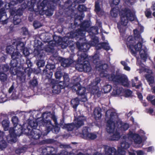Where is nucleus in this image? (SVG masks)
Masks as SVG:
<instances>
[{"label":"nucleus","mask_w":155,"mask_h":155,"mask_svg":"<svg viewBox=\"0 0 155 155\" xmlns=\"http://www.w3.org/2000/svg\"><path fill=\"white\" fill-rule=\"evenodd\" d=\"M93 62L96 64V69L99 71L100 76L105 77L110 81H113L116 83L121 84L124 86L128 87L129 84L126 75L124 74L115 75L112 73H108L106 70L108 68L107 64H102L99 59L98 54H95L92 57Z\"/></svg>","instance_id":"nucleus-1"},{"label":"nucleus","mask_w":155,"mask_h":155,"mask_svg":"<svg viewBox=\"0 0 155 155\" xmlns=\"http://www.w3.org/2000/svg\"><path fill=\"white\" fill-rule=\"evenodd\" d=\"M134 38L132 36H129L127 42V47L130 51L131 53L135 56L137 52L140 51L139 54L141 59L145 61L147 58V50L146 47L143 48L142 43L143 39L140 36L138 30L136 29L134 31Z\"/></svg>","instance_id":"nucleus-2"},{"label":"nucleus","mask_w":155,"mask_h":155,"mask_svg":"<svg viewBox=\"0 0 155 155\" xmlns=\"http://www.w3.org/2000/svg\"><path fill=\"white\" fill-rule=\"evenodd\" d=\"M118 115L114 110H107L105 114V120L107 121L106 130L109 133V139L111 140H117L120 138L119 133L115 131V122L118 119Z\"/></svg>","instance_id":"nucleus-3"},{"label":"nucleus","mask_w":155,"mask_h":155,"mask_svg":"<svg viewBox=\"0 0 155 155\" xmlns=\"http://www.w3.org/2000/svg\"><path fill=\"white\" fill-rule=\"evenodd\" d=\"M51 115L50 113L48 114L45 113L43 114V117H46V120H40V119H38L36 120H31L29 122L28 126H27L26 124H24L23 127H26L25 128H24V130H28V131L31 130L30 128H33V129H36V128L38 125L40 126H45L47 128L48 132L51 130L54 127L53 125L51 122V120L48 119V117L47 116ZM51 119L54 122L55 124H56V119L54 115H51Z\"/></svg>","instance_id":"nucleus-4"},{"label":"nucleus","mask_w":155,"mask_h":155,"mask_svg":"<svg viewBox=\"0 0 155 155\" xmlns=\"http://www.w3.org/2000/svg\"><path fill=\"white\" fill-rule=\"evenodd\" d=\"M120 20L117 24V27L120 32H123L129 21H133L136 19L135 12L128 8H123L120 11Z\"/></svg>","instance_id":"nucleus-5"},{"label":"nucleus","mask_w":155,"mask_h":155,"mask_svg":"<svg viewBox=\"0 0 155 155\" xmlns=\"http://www.w3.org/2000/svg\"><path fill=\"white\" fill-rule=\"evenodd\" d=\"M12 122L14 126V128H11L9 130V135L7 137L8 142L12 143L16 141V137L19 136L24 131V127L18 124V120L16 116L12 117Z\"/></svg>","instance_id":"nucleus-6"},{"label":"nucleus","mask_w":155,"mask_h":155,"mask_svg":"<svg viewBox=\"0 0 155 155\" xmlns=\"http://www.w3.org/2000/svg\"><path fill=\"white\" fill-rule=\"evenodd\" d=\"M87 55L83 53L81 55L78 57V62H83L82 63H78L76 65V68L80 71H84L85 72H89L91 69V65L87 61Z\"/></svg>","instance_id":"nucleus-7"},{"label":"nucleus","mask_w":155,"mask_h":155,"mask_svg":"<svg viewBox=\"0 0 155 155\" xmlns=\"http://www.w3.org/2000/svg\"><path fill=\"white\" fill-rule=\"evenodd\" d=\"M72 89L73 91H76L78 95L83 97L81 99V101L85 102L87 101V92H86V89L85 87L81 86L79 83H77L73 86Z\"/></svg>","instance_id":"nucleus-8"},{"label":"nucleus","mask_w":155,"mask_h":155,"mask_svg":"<svg viewBox=\"0 0 155 155\" xmlns=\"http://www.w3.org/2000/svg\"><path fill=\"white\" fill-rule=\"evenodd\" d=\"M100 79L99 78H96L91 84L90 92L91 94L99 97L102 92L99 90V87L97 86V84L100 82Z\"/></svg>","instance_id":"nucleus-9"},{"label":"nucleus","mask_w":155,"mask_h":155,"mask_svg":"<svg viewBox=\"0 0 155 155\" xmlns=\"http://www.w3.org/2000/svg\"><path fill=\"white\" fill-rule=\"evenodd\" d=\"M50 3L49 0H44L41 3L39 9L41 11L45 12V13L48 16H51L53 13L52 11L50 8Z\"/></svg>","instance_id":"nucleus-10"},{"label":"nucleus","mask_w":155,"mask_h":155,"mask_svg":"<svg viewBox=\"0 0 155 155\" xmlns=\"http://www.w3.org/2000/svg\"><path fill=\"white\" fill-rule=\"evenodd\" d=\"M16 60L13 59L11 61L10 66V71L13 75L17 74V76L20 77H22L24 74L19 70V68L17 67L18 61Z\"/></svg>","instance_id":"nucleus-11"},{"label":"nucleus","mask_w":155,"mask_h":155,"mask_svg":"<svg viewBox=\"0 0 155 155\" xmlns=\"http://www.w3.org/2000/svg\"><path fill=\"white\" fill-rule=\"evenodd\" d=\"M140 73L143 71H145L148 73V74L146 75V77L149 82V84L150 85H152V84L154 83V78L150 75V74L152 73V71L147 68L144 65H141L140 66Z\"/></svg>","instance_id":"nucleus-12"},{"label":"nucleus","mask_w":155,"mask_h":155,"mask_svg":"<svg viewBox=\"0 0 155 155\" xmlns=\"http://www.w3.org/2000/svg\"><path fill=\"white\" fill-rule=\"evenodd\" d=\"M82 137L86 139L93 140L97 137V132L89 133L87 128L86 127H83L82 130Z\"/></svg>","instance_id":"nucleus-13"},{"label":"nucleus","mask_w":155,"mask_h":155,"mask_svg":"<svg viewBox=\"0 0 155 155\" xmlns=\"http://www.w3.org/2000/svg\"><path fill=\"white\" fill-rule=\"evenodd\" d=\"M127 137L128 140L131 141L134 140L136 144H140L142 143V138L139 134H135L132 131H130L127 134Z\"/></svg>","instance_id":"nucleus-14"},{"label":"nucleus","mask_w":155,"mask_h":155,"mask_svg":"<svg viewBox=\"0 0 155 155\" xmlns=\"http://www.w3.org/2000/svg\"><path fill=\"white\" fill-rule=\"evenodd\" d=\"M80 38V40L79 42H78L76 45L79 50V51L78 52V54H80V55H81V54L83 53L86 54L85 52L89 48L90 45L89 44V43L88 44L86 43L82 44L81 43V39Z\"/></svg>","instance_id":"nucleus-15"},{"label":"nucleus","mask_w":155,"mask_h":155,"mask_svg":"<svg viewBox=\"0 0 155 155\" xmlns=\"http://www.w3.org/2000/svg\"><path fill=\"white\" fill-rule=\"evenodd\" d=\"M42 43L40 41H35V49L33 53L35 56L40 55L41 56L42 55L40 54V51L43 50V47H42Z\"/></svg>","instance_id":"nucleus-16"},{"label":"nucleus","mask_w":155,"mask_h":155,"mask_svg":"<svg viewBox=\"0 0 155 155\" xmlns=\"http://www.w3.org/2000/svg\"><path fill=\"white\" fill-rule=\"evenodd\" d=\"M81 30H79L78 31L76 32H71L70 34V38H74L77 37V38H79V36H82L84 38V36L85 34V31L87 30V28L85 27L84 28L81 27Z\"/></svg>","instance_id":"nucleus-17"},{"label":"nucleus","mask_w":155,"mask_h":155,"mask_svg":"<svg viewBox=\"0 0 155 155\" xmlns=\"http://www.w3.org/2000/svg\"><path fill=\"white\" fill-rule=\"evenodd\" d=\"M67 85L66 84H62L61 82L56 84L52 87V91L53 93L58 94L60 93L61 89L64 88Z\"/></svg>","instance_id":"nucleus-18"},{"label":"nucleus","mask_w":155,"mask_h":155,"mask_svg":"<svg viewBox=\"0 0 155 155\" xmlns=\"http://www.w3.org/2000/svg\"><path fill=\"white\" fill-rule=\"evenodd\" d=\"M86 118L83 116H78L76 118L74 121V124L77 128H79L84 124V122L86 120Z\"/></svg>","instance_id":"nucleus-19"},{"label":"nucleus","mask_w":155,"mask_h":155,"mask_svg":"<svg viewBox=\"0 0 155 155\" xmlns=\"http://www.w3.org/2000/svg\"><path fill=\"white\" fill-rule=\"evenodd\" d=\"M30 133L26 131V133L29 134L30 137L32 138L35 139H38L41 136V132L38 129H31Z\"/></svg>","instance_id":"nucleus-20"},{"label":"nucleus","mask_w":155,"mask_h":155,"mask_svg":"<svg viewBox=\"0 0 155 155\" xmlns=\"http://www.w3.org/2000/svg\"><path fill=\"white\" fill-rule=\"evenodd\" d=\"M12 43L13 45H16L17 50H22L24 48V43L20 41H17L16 39H14L12 41Z\"/></svg>","instance_id":"nucleus-21"},{"label":"nucleus","mask_w":155,"mask_h":155,"mask_svg":"<svg viewBox=\"0 0 155 155\" xmlns=\"http://www.w3.org/2000/svg\"><path fill=\"white\" fill-rule=\"evenodd\" d=\"M123 91V90L122 87H120L119 85H115L114 86L112 94L114 96H117L120 94Z\"/></svg>","instance_id":"nucleus-22"},{"label":"nucleus","mask_w":155,"mask_h":155,"mask_svg":"<svg viewBox=\"0 0 155 155\" xmlns=\"http://www.w3.org/2000/svg\"><path fill=\"white\" fill-rule=\"evenodd\" d=\"M55 38L56 39H57L55 40V44L56 43L59 45H61V47L63 49L65 48L67 46L68 43L67 40L66 41H64L61 43L60 41L62 40L61 38L59 37H55L54 38V39Z\"/></svg>","instance_id":"nucleus-23"},{"label":"nucleus","mask_w":155,"mask_h":155,"mask_svg":"<svg viewBox=\"0 0 155 155\" xmlns=\"http://www.w3.org/2000/svg\"><path fill=\"white\" fill-rule=\"evenodd\" d=\"M132 87H135L136 88L138 89L141 87L142 84L138 80L137 77H136L131 80Z\"/></svg>","instance_id":"nucleus-24"},{"label":"nucleus","mask_w":155,"mask_h":155,"mask_svg":"<svg viewBox=\"0 0 155 155\" xmlns=\"http://www.w3.org/2000/svg\"><path fill=\"white\" fill-rule=\"evenodd\" d=\"M73 62V60L71 59L62 58L61 61V66L64 67H68Z\"/></svg>","instance_id":"nucleus-25"},{"label":"nucleus","mask_w":155,"mask_h":155,"mask_svg":"<svg viewBox=\"0 0 155 155\" xmlns=\"http://www.w3.org/2000/svg\"><path fill=\"white\" fill-rule=\"evenodd\" d=\"M61 127L63 128L67 129L68 131H72L75 126L73 124H67L60 123Z\"/></svg>","instance_id":"nucleus-26"},{"label":"nucleus","mask_w":155,"mask_h":155,"mask_svg":"<svg viewBox=\"0 0 155 155\" xmlns=\"http://www.w3.org/2000/svg\"><path fill=\"white\" fill-rule=\"evenodd\" d=\"M95 10L97 13L98 15H102L104 13V11L100 7L99 2L98 1L95 2Z\"/></svg>","instance_id":"nucleus-27"},{"label":"nucleus","mask_w":155,"mask_h":155,"mask_svg":"<svg viewBox=\"0 0 155 155\" xmlns=\"http://www.w3.org/2000/svg\"><path fill=\"white\" fill-rule=\"evenodd\" d=\"M94 118L96 120L100 119L101 117V109L99 107L95 108L94 110Z\"/></svg>","instance_id":"nucleus-28"},{"label":"nucleus","mask_w":155,"mask_h":155,"mask_svg":"<svg viewBox=\"0 0 155 155\" xmlns=\"http://www.w3.org/2000/svg\"><path fill=\"white\" fill-rule=\"evenodd\" d=\"M118 9L117 7L112 8L110 11V15L113 18L117 17L118 14Z\"/></svg>","instance_id":"nucleus-29"},{"label":"nucleus","mask_w":155,"mask_h":155,"mask_svg":"<svg viewBox=\"0 0 155 155\" xmlns=\"http://www.w3.org/2000/svg\"><path fill=\"white\" fill-rule=\"evenodd\" d=\"M117 124H118V127H120L121 129H123L124 130H127L129 127V125L128 124L122 123L120 121H119L117 123Z\"/></svg>","instance_id":"nucleus-30"},{"label":"nucleus","mask_w":155,"mask_h":155,"mask_svg":"<svg viewBox=\"0 0 155 155\" xmlns=\"http://www.w3.org/2000/svg\"><path fill=\"white\" fill-rule=\"evenodd\" d=\"M22 55L18 51L13 52L12 54L11 55L12 58L13 59L18 60L20 59Z\"/></svg>","instance_id":"nucleus-31"},{"label":"nucleus","mask_w":155,"mask_h":155,"mask_svg":"<svg viewBox=\"0 0 155 155\" xmlns=\"http://www.w3.org/2000/svg\"><path fill=\"white\" fill-rule=\"evenodd\" d=\"M98 42V38L97 37H94L89 42L90 46H95Z\"/></svg>","instance_id":"nucleus-32"},{"label":"nucleus","mask_w":155,"mask_h":155,"mask_svg":"<svg viewBox=\"0 0 155 155\" xmlns=\"http://www.w3.org/2000/svg\"><path fill=\"white\" fill-rule=\"evenodd\" d=\"M71 103L73 107L75 109L79 104L78 99L76 98L72 99L71 101Z\"/></svg>","instance_id":"nucleus-33"},{"label":"nucleus","mask_w":155,"mask_h":155,"mask_svg":"<svg viewBox=\"0 0 155 155\" xmlns=\"http://www.w3.org/2000/svg\"><path fill=\"white\" fill-rule=\"evenodd\" d=\"M9 121L8 120H4L2 122V126L5 130H7L8 129Z\"/></svg>","instance_id":"nucleus-34"},{"label":"nucleus","mask_w":155,"mask_h":155,"mask_svg":"<svg viewBox=\"0 0 155 155\" xmlns=\"http://www.w3.org/2000/svg\"><path fill=\"white\" fill-rule=\"evenodd\" d=\"M111 88L112 87L111 85L110 84H107L104 86L103 89L105 93H107L110 92Z\"/></svg>","instance_id":"nucleus-35"},{"label":"nucleus","mask_w":155,"mask_h":155,"mask_svg":"<svg viewBox=\"0 0 155 155\" xmlns=\"http://www.w3.org/2000/svg\"><path fill=\"white\" fill-rule=\"evenodd\" d=\"M15 48L12 45L8 46L6 48V51L7 53L11 54L13 52Z\"/></svg>","instance_id":"nucleus-36"},{"label":"nucleus","mask_w":155,"mask_h":155,"mask_svg":"<svg viewBox=\"0 0 155 155\" xmlns=\"http://www.w3.org/2000/svg\"><path fill=\"white\" fill-rule=\"evenodd\" d=\"M9 69V67L8 65H2L0 66V70L2 72H6L8 71Z\"/></svg>","instance_id":"nucleus-37"},{"label":"nucleus","mask_w":155,"mask_h":155,"mask_svg":"<svg viewBox=\"0 0 155 155\" xmlns=\"http://www.w3.org/2000/svg\"><path fill=\"white\" fill-rule=\"evenodd\" d=\"M63 77L64 79V82L63 83L62 82V84H66L67 85L66 86V87L68 86V82L69 80L68 75L67 74L65 73Z\"/></svg>","instance_id":"nucleus-38"},{"label":"nucleus","mask_w":155,"mask_h":155,"mask_svg":"<svg viewBox=\"0 0 155 155\" xmlns=\"http://www.w3.org/2000/svg\"><path fill=\"white\" fill-rule=\"evenodd\" d=\"M120 63L124 66V70L128 71H130V68L129 67L127 66V63L125 61H121L120 62Z\"/></svg>","instance_id":"nucleus-39"},{"label":"nucleus","mask_w":155,"mask_h":155,"mask_svg":"<svg viewBox=\"0 0 155 155\" xmlns=\"http://www.w3.org/2000/svg\"><path fill=\"white\" fill-rule=\"evenodd\" d=\"M7 146L6 143L4 140L0 141V149L3 150Z\"/></svg>","instance_id":"nucleus-40"},{"label":"nucleus","mask_w":155,"mask_h":155,"mask_svg":"<svg viewBox=\"0 0 155 155\" xmlns=\"http://www.w3.org/2000/svg\"><path fill=\"white\" fill-rule=\"evenodd\" d=\"M7 78V76L4 73L0 72V80L3 81L6 80Z\"/></svg>","instance_id":"nucleus-41"},{"label":"nucleus","mask_w":155,"mask_h":155,"mask_svg":"<svg viewBox=\"0 0 155 155\" xmlns=\"http://www.w3.org/2000/svg\"><path fill=\"white\" fill-rule=\"evenodd\" d=\"M17 16H15L13 18V23L15 25H18L21 22V20L19 18H17Z\"/></svg>","instance_id":"nucleus-42"},{"label":"nucleus","mask_w":155,"mask_h":155,"mask_svg":"<svg viewBox=\"0 0 155 155\" xmlns=\"http://www.w3.org/2000/svg\"><path fill=\"white\" fill-rule=\"evenodd\" d=\"M132 92L130 90L127 89L124 91V95L126 97H129L131 96Z\"/></svg>","instance_id":"nucleus-43"},{"label":"nucleus","mask_w":155,"mask_h":155,"mask_svg":"<svg viewBox=\"0 0 155 155\" xmlns=\"http://www.w3.org/2000/svg\"><path fill=\"white\" fill-rule=\"evenodd\" d=\"M21 33L23 35H26L28 34V31L27 29L25 27L21 28Z\"/></svg>","instance_id":"nucleus-44"},{"label":"nucleus","mask_w":155,"mask_h":155,"mask_svg":"<svg viewBox=\"0 0 155 155\" xmlns=\"http://www.w3.org/2000/svg\"><path fill=\"white\" fill-rule=\"evenodd\" d=\"M78 10L79 11L82 12L86 10V8L84 5H79L78 6Z\"/></svg>","instance_id":"nucleus-45"},{"label":"nucleus","mask_w":155,"mask_h":155,"mask_svg":"<svg viewBox=\"0 0 155 155\" xmlns=\"http://www.w3.org/2000/svg\"><path fill=\"white\" fill-rule=\"evenodd\" d=\"M10 4L12 5H14L18 3H21L22 2L23 0H11Z\"/></svg>","instance_id":"nucleus-46"},{"label":"nucleus","mask_w":155,"mask_h":155,"mask_svg":"<svg viewBox=\"0 0 155 155\" xmlns=\"http://www.w3.org/2000/svg\"><path fill=\"white\" fill-rule=\"evenodd\" d=\"M151 12L149 9H147L145 12V15L147 18H149L151 16Z\"/></svg>","instance_id":"nucleus-47"},{"label":"nucleus","mask_w":155,"mask_h":155,"mask_svg":"<svg viewBox=\"0 0 155 155\" xmlns=\"http://www.w3.org/2000/svg\"><path fill=\"white\" fill-rule=\"evenodd\" d=\"M23 50V53L25 56H28L29 54L30 53L27 48H24Z\"/></svg>","instance_id":"nucleus-48"},{"label":"nucleus","mask_w":155,"mask_h":155,"mask_svg":"<svg viewBox=\"0 0 155 155\" xmlns=\"http://www.w3.org/2000/svg\"><path fill=\"white\" fill-rule=\"evenodd\" d=\"M61 72L60 71H58L55 73V76L56 79H59L61 77Z\"/></svg>","instance_id":"nucleus-49"},{"label":"nucleus","mask_w":155,"mask_h":155,"mask_svg":"<svg viewBox=\"0 0 155 155\" xmlns=\"http://www.w3.org/2000/svg\"><path fill=\"white\" fill-rule=\"evenodd\" d=\"M33 25L35 28H39L41 26L40 23L38 21H35L33 23Z\"/></svg>","instance_id":"nucleus-50"},{"label":"nucleus","mask_w":155,"mask_h":155,"mask_svg":"<svg viewBox=\"0 0 155 155\" xmlns=\"http://www.w3.org/2000/svg\"><path fill=\"white\" fill-rule=\"evenodd\" d=\"M104 43H101L99 44H98L97 43V44L96 45V46H95L96 49L97 50H98L103 48Z\"/></svg>","instance_id":"nucleus-51"},{"label":"nucleus","mask_w":155,"mask_h":155,"mask_svg":"<svg viewBox=\"0 0 155 155\" xmlns=\"http://www.w3.org/2000/svg\"><path fill=\"white\" fill-rule=\"evenodd\" d=\"M37 64L38 67H42L44 66L45 62L43 61H40L37 63Z\"/></svg>","instance_id":"nucleus-52"},{"label":"nucleus","mask_w":155,"mask_h":155,"mask_svg":"<svg viewBox=\"0 0 155 155\" xmlns=\"http://www.w3.org/2000/svg\"><path fill=\"white\" fill-rule=\"evenodd\" d=\"M46 67L47 68L50 70H52L55 68V66L53 64L47 65Z\"/></svg>","instance_id":"nucleus-53"},{"label":"nucleus","mask_w":155,"mask_h":155,"mask_svg":"<svg viewBox=\"0 0 155 155\" xmlns=\"http://www.w3.org/2000/svg\"><path fill=\"white\" fill-rule=\"evenodd\" d=\"M155 97L154 96H152L151 95H149L147 96V99L148 101H151L154 99Z\"/></svg>","instance_id":"nucleus-54"},{"label":"nucleus","mask_w":155,"mask_h":155,"mask_svg":"<svg viewBox=\"0 0 155 155\" xmlns=\"http://www.w3.org/2000/svg\"><path fill=\"white\" fill-rule=\"evenodd\" d=\"M103 45V48L105 50H108L110 49V47L109 46L108 44L104 43Z\"/></svg>","instance_id":"nucleus-55"},{"label":"nucleus","mask_w":155,"mask_h":155,"mask_svg":"<svg viewBox=\"0 0 155 155\" xmlns=\"http://www.w3.org/2000/svg\"><path fill=\"white\" fill-rule=\"evenodd\" d=\"M31 84L33 86H36L38 84L37 80L36 79H33L31 81Z\"/></svg>","instance_id":"nucleus-56"},{"label":"nucleus","mask_w":155,"mask_h":155,"mask_svg":"<svg viewBox=\"0 0 155 155\" xmlns=\"http://www.w3.org/2000/svg\"><path fill=\"white\" fill-rule=\"evenodd\" d=\"M26 64H27L28 67H30L32 66V63L30 60L29 59L26 60Z\"/></svg>","instance_id":"nucleus-57"},{"label":"nucleus","mask_w":155,"mask_h":155,"mask_svg":"<svg viewBox=\"0 0 155 155\" xmlns=\"http://www.w3.org/2000/svg\"><path fill=\"white\" fill-rule=\"evenodd\" d=\"M137 155H145V154L141 150H137L136 151Z\"/></svg>","instance_id":"nucleus-58"},{"label":"nucleus","mask_w":155,"mask_h":155,"mask_svg":"<svg viewBox=\"0 0 155 155\" xmlns=\"http://www.w3.org/2000/svg\"><path fill=\"white\" fill-rule=\"evenodd\" d=\"M125 2L128 5H131L133 4V2H131L132 0H124Z\"/></svg>","instance_id":"nucleus-59"},{"label":"nucleus","mask_w":155,"mask_h":155,"mask_svg":"<svg viewBox=\"0 0 155 155\" xmlns=\"http://www.w3.org/2000/svg\"><path fill=\"white\" fill-rule=\"evenodd\" d=\"M59 130H60L59 128L58 127L56 126L54 128V132L55 134H57L59 131Z\"/></svg>","instance_id":"nucleus-60"},{"label":"nucleus","mask_w":155,"mask_h":155,"mask_svg":"<svg viewBox=\"0 0 155 155\" xmlns=\"http://www.w3.org/2000/svg\"><path fill=\"white\" fill-rule=\"evenodd\" d=\"M120 0H113V4L115 5L118 4L120 2Z\"/></svg>","instance_id":"nucleus-61"},{"label":"nucleus","mask_w":155,"mask_h":155,"mask_svg":"<svg viewBox=\"0 0 155 155\" xmlns=\"http://www.w3.org/2000/svg\"><path fill=\"white\" fill-rule=\"evenodd\" d=\"M135 153H136V151L133 150H131L128 152L129 155H135Z\"/></svg>","instance_id":"nucleus-62"},{"label":"nucleus","mask_w":155,"mask_h":155,"mask_svg":"<svg viewBox=\"0 0 155 155\" xmlns=\"http://www.w3.org/2000/svg\"><path fill=\"white\" fill-rule=\"evenodd\" d=\"M137 95L138 98L140 99V100H142L143 96L141 93L137 92Z\"/></svg>","instance_id":"nucleus-63"},{"label":"nucleus","mask_w":155,"mask_h":155,"mask_svg":"<svg viewBox=\"0 0 155 155\" xmlns=\"http://www.w3.org/2000/svg\"><path fill=\"white\" fill-rule=\"evenodd\" d=\"M14 87L13 85H12L11 87L9 88L8 90V92L9 93H11L12 92V91L14 89Z\"/></svg>","instance_id":"nucleus-64"}]
</instances>
